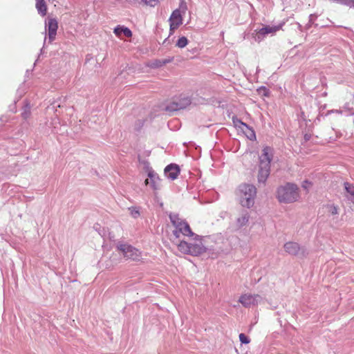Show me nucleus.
Wrapping results in <instances>:
<instances>
[{
	"label": "nucleus",
	"mask_w": 354,
	"mask_h": 354,
	"mask_svg": "<svg viewBox=\"0 0 354 354\" xmlns=\"http://www.w3.org/2000/svg\"><path fill=\"white\" fill-rule=\"evenodd\" d=\"M237 194L243 207L250 208L254 204L257 188L251 184L243 183L239 186Z\"/></svg>",
	"instance_id": "f257e3e1"
},
{
	"label": "nucleus",
	"mask_w": 354,
	"mask_h": 354,
	"mask_svg": "<svg viewBox=\"0 0 354 354\" xmlns=\"http://www.w3.org/2000/svg\"><path fill=\"white\" fill-rule=\"evenodd\" d=\"M298 190L299 188L297 185L288 183L277 189V198L281 203H293L299 198Z\"/></svg>",
	"instance_id": "f03ea898"
},
{
	"label": "nucleus",
	"mask_w": 354,
	"mask_h": 354,
	"mask_svg": "<svg viewBox=\"0 0 354 354\" xmlns=\"http://www.w3.org/2000/svg\"><path fill=\"white\" fill-rule=\"evenodd\" d=\"M169 217L173 226L176 228L175 230L173 231V235L175 238H179L180 234L188 236H195V234L192 232L189 225L185 221L181 219L178 214L170 213L169 214Z\"/></svg>",
	"instance_id": "7ed1b4c3"
},
{
	"label": "nucleus",
	"mask_w": 354,
	"mask_h": 354,
	"mask_svg": "<svg viewBox=\"0 0 354 354\" xmlns=\"http://www.w3.org/2000/svg\"><path fill=\"white\" fill-rule=\"evenodd\" d=\"M198 235L195 234L196 241L194 243H187L185 241H180L178 244V250L184 253L192 256H198L205 251V248L201 240H197Z\"/></svg>",
	"instance_id": "20e7f679"
},
{
	"label": "nucleus",
	"mask_w": 354,
	"mask_h": 354,
	"mask_svg": "<svg viewBox=\"0 0 354 354\" xmlns=\"http://www.w3.org/2000/svg\"><path fill=\"white\" fill-rule=\"evenodd\" d=\"M192 101L189 97L180 95L174 98L165 106V111L168 112H174L180 109H185L191 104Z\"/></svg>",
	"instance_id": "39448f33"
},
{
	"label": "nucleus",
	"mask_w": 354,
	"mask_h": 354,
	"mask_svg": "<svg viewBox=\"0 0 354 354\" xmlns=\"http://www.w3.org/2000/svg\"><path fill=\"white\" fill-rule=\"evenodd\" d=\"M116 247L118 250L122 253L127 259L136 261L138 260L140 257L139 250L130 245L118 243Z\"/></svg>",
	"instance_id": "423d86ee"
},
{
	"label": "nucleus",
	"mask_w": 354,
	"mask_h": 354,
	"mask_svg": "<svg viewBox=\"0 0 354 354\" xmlns=\"http://www.w3.org/2000/svg\"><path fill=\"white\" fill-rule=\"evenodd\" d=\"M283 248L285 251L290 255L305 257L308 254L304 246H301L299 243L294 241L286 243Z\"/></svg>",
	"instance_id": "0eeeda50"
},
{
	"label": "nucleus",
	"mask_w": 354,
	"mask_h": 354,
	"mask_svg": "<svg viewBox=\"0 0 354 354\" xmlns=\"http://www.w3.org/2000/svg\"><path fill=\"white\" fill-rule=\"evenodd\" d=\"M262 300L263 298L259 295L244 294L239 297V301L245 308H250L257 306Z\"/></svg>",
	"instance_id": "6e6552de"
},
{
	"label": "nucleus",
	"mask_w": 354,
	"mask_h": 354,
	"mask_svg": "<svg viewBox=\"0 0 354 354\" xmlns=\"http://www.w3.org/2000/svg\"><path fill=\"white\" fill-rule=\"evenodd\" d=\"M169 24L170 34H171L174 30L177 29L183 24V19L180 10L176 9L173 11L169 17Z\"/></svg>",
	"instance_id": "1a4fd4ad"
},
{
	"label": "nucleus",
	"mask_w": 354,
	"mask_h": 354,
	"mask_svg": "<svg viewBox=\"0 0 354 354\" xmlns=\"http://www.w3.org/2000/svg\"><path fill=\"white\" fill-rule=\"evenodd\" d=\"M283 24H281L278 26H266L261 28L257 33V39L260 41L269 34H274L281 28Z\"/></svg>",
	"instance_id": "9d476101"
},
{
	"label": "nucleus",
	"mask_w": 354,
	"mask_h": 354,
	"mask_svg": "<svg viewBox=\"0 0 354 354\" xmlns=\"http://www.w3.org/2000/svg\"><path fill=\"white\" fill-rule=\"evenodd\" d=\"M57 28V21L54 18L48 17V21L46 23V30L47 29L48 32V39L50 43L55 39Z\"/></svg>",
	"instance_id": "9b49d317"
},
{
	"label": "nucleus",
	"mask_w": 354,
	"mask_h": 354,
	"mask_svg": "<svg viewBox=\"0 0 354 354\" xmlns=\"http://www.w3.org/2000/svg\"><path fill=\"white\" fill-rule=\"evenodd\" d=\"M272 154V149L269 147H265L259 156V165L270 167Z\"/></svg>",
	"instance_id": "f8f14e48"
},
{
	"label": "nucleus",
	"mask_w": 354,
	"mask_h": 354,
	"mask_svg": "<svg viewBox=\"0 0 354 354\" xmlns=\"http://www.w3.org/2000/svg\"><path fill=\"white\" fill-rule=\"evenodd\" d=\"M149 178L145 180L146 185H150L153 189L157 190L160 189V179L158 175L154 171H149L148 173Z\"/></svg>",
	"instance_id": "ddd939ff"
},
{
	"label": "nucleus",
	"mask_w": 354,
	"mask_h": 354,
	"mask_svg": "<svg viewBox=\"0 0 354 354\" xmlns=\"http://www.w3.org/2000/svg\"><path fill=\"white\" fill-rule=\"evenodd\" d=\"M164 172L167 178L173 180L178 176L180 168L176 164H170L165 168Z\"/></svg>",
	"instance_id": "4468645a"
},
{
	"label": "nucleus",
	"mask_w": 354,
	"mask_h": 354,
	"mask_svg": "<svg viewBox=\"0 0 354 354\" xmlns=\"http://www.w3.org/2000/svg\"><path fill=\"white\" fill-rule=\"evenodd\" d=\"M270 167L259 165L258 172V182L265 183L270 175Z\"/></svg>",
	"instance_id": "2eb2a0df"
},
{
	"label": "nucleus",
	"mask_w": 354,
	"mask_h": 354,
	"mask_svg": "<svg viewBox=\"0 0 354 354\" xmlns=\"http://www.w3.org/2000/svg\"><path fill=\"white\" fill-rule=\"evenodd\" d=\"M113 32L120 39H123L124 37H131L132 36L131 30L123 26H118L115 27L113 30Z\"/></svg>",
	"instance_id": "dca6fc26"
},
{
	"label": "nucleus",
	"mask_w": 354,
	"mask_h": 354,
	"mask_svg": "<svg viewBox=\"0 0 354 354\" xmlns=\"http://www.w3.org/2000/svg\"><path fill=\"white\" fill-rule=\"evenodd\" d=\"M240 123L243 127H245V129H243V131L245 136H247V138L250 140H254L256 139V134L254 131L245 123L241 121Z\"/></svg>",
	"instance_id": "f3484780"
},
{
	"label": "nucleus",
	"mask_w": 354,
	"mask_h": 354,
	"mask_svg": "<svg viewBox=\"0 0 354 354\" xmlns=\"http://www.w3.org/2000/svg\"><path fill=\"white\" fill-rule=\"evenodd\" d=\"M36 8L41 15H46L47 7L44 0H36Z\"/></svg>",
	"instance_id": "a211bd4d"
},
{
	"label": "nucleus",
	"mask_w": 354,
	"mask_h": 354,
	"mask_svg": "<svg viewBox=\"0 0 354 354\" xmlns=\"http://www.w3.org/2000/svg\"><path fill=\"white\" fill-rule=\"evenodd\" d=\"M250 215L247 212H244L240 217L236 219V225L239 227L245 225L249 221Z\"/></svg>",
	"instance_id": "6ab92c4d"
},
{
	"label": "nucleus",
	"mask_w": 354,
	"mask_h": 354,
	"mask_svg": "<svg viewBox=\"0 0 354 354\" xmlns=\"http://www.w3.org/2000/svg\"><path fill=\"white\" fill-rule=\"evenodd\" d=\"M172 61V59H156L151 62L149 66L153 68H160Z\"/></svg>",
	"instance_id": "aec40b11"
},
{
	"label": "nucleus",
	"mask_w": 354,
	"mask_h": 354,
	"mask_svg": "<svg viewBox=\"0 0 354 354\" xmlns=\"http://www.w3.org/2000/svg\"><path fill=\"white\" fill-rule=\"evenodd\" d=\"M344 185L346 191L348 194V196H347L348 199L354 203V185L349 183H344Z\"/></svg>",
	"instance_id": "412c9836"
},
{
	"label": "nucleus",
	"mask_w": 354,
	"mask_h": 354,
	"mask_svg": "<svg viewBox=\"0 0 354 354\" xmlns=\"http://www.w3.org/2000/svg\"><path fill=\"white\" fill-rule=\"evenodd\" d=\"M188 44V39H187V37L183 36L181 37H180L176 44V46L178 48H184Z\"/></svg>",
	"instance_id": "4be33fe9"
},
{
	"label": "nucleus",
	"mask_w": 354,
	"mask_h": 354,
	"mask_svg": "<svg viewBox=\"0 0 354 354\" xmlns=\"http://www.w3.org/2000/svg\"><path fill=\"white\" fill-rule=\"evenodd\" d=\"M131 2H140L139 0H130ZM140 2H144L147 5H149L151 6H156L158 0H140Z\"/></svg>",
	"instance_id": "5701e85b"
},
{
	"label": "nucleus",
	"mask_w": 354,
	"mask_h": 354,
	"mask_svg": "<svg viewBox=\"0 0 354 354\" xmlns=\"http://www.w3.org/2000/svg\"><path fill=\"white\" fill-rule=\"evenodd\" d=\"M257 91H258L259 95H261L263 96H268L269 93H270L269 90L266 87H265V86L260 87L257 90Z\"/></svg>",
	"instance_id": "b1692460"
},
{
	"label": "nucleus",
	"mask_w": 354,
	"mask_h": 354,
	"mask_svg": "<svg viewBox=\"0 0 354 354\" xmlns=\"http://www.w3.org/2000/svg\"><path fill=\"white\" fill-rule=\"evenodd\" d=\"M130 214L132 217L136 218L140 216V211L137 207L129 208Z\"/></svg>",
	"instance_id": "393cba45"
},
{
	"label": "nucleus",
	"mask_w": 354,
	"mask_h": 354,
	"mask_svg": "<svg viewBox=\"0 0 354 354\" xmlns=\"http://www.w3.org/2000/svg\"><path fill=\"white\" fill-rule=\"evenodd\" d=\"M239 340L242 344H248L250 342L249 337H248L244 333H241L239 335Z\"/></svg>",
	"instance_id": "a878e982"
},
{
	"label": "nucleus",
	"mask_w": 354,
	"mask_h": 354,
	"mask_svg": "<svg viewBox=\"0 0 354 354\" xmlns=\"http://www.w3.org/2000/svg\"><path fill=\"white\" fill-rule=\"evenodd\" d=\"M339 3L349 7L354 6V0H340Z\"/></svg>",
	"instance_id": "bb28decb"
},
{
	"label": "nucleus",
	"mask_w": 354,
	"mask_h": 354,
	"mask_svg": "<svg viewBox=\"0 0 354 354\" xmlns=\"http://www.w3.org/2000/svg\"><path fill=\"white\" fill-rule=\"evenodd\" d=\"M315 15H310L309 16V21H308V23L306 24V29H308L311 27V26L313 25V24L314 23V20H315Z\"/></svg>",
	"instance_id": "cd10ccee"
},
{
	"label": "nucleus",
	"mask_w": 354,
	"mask_h": 354,
	"mask_svg": "<svg viewBox=\"0 0 354 354\" xmlns=\"http://www.w3.org/2000/svg\"><path fill=\"white\" fill-rule=\"evenodd\" d=\"M311 185H312V183L310 181H308V180H305L302 183L301 187L305 190L308 191V189L310 188V187H311Z\"/></svg>",
	"instance_id": "c85d7f7f"
},
{
	"label": "nucleus",
	"mask_w": 354,
	"mask_h": 354,
	"mask_svg": "<svg viewBox=\"0 0 354 354\" xmlns=\"http://www.w3.org/2000/svg\"><path fill=\"white\" fill-rule=\"evenodd\" d=\"M330 212L333 215L338 214V208L337 206L333 205L330 206Z\"/></svg>",
	"instance_id": "c756f323"
},
{
	"label": "nucleus",
	"mask_w": 354,
	"mask_h": 354,
	"mask_svg": "<svg viewBox=\"0 0 354 354\" xmlns=\"http://www.w3.org/2000/svg\"><path fill=\"white\" fill-rule=\"evenodd\" d=\"M329 113H342V111L341 110L333 109V110L330 111Z\"/></svg>",
	"instance_id": "7c9ffc66"
},
{
	"label": "nucleus",
	"mask_w": 354,
	"mask_h": 354,
	"mask_svg": "<svg viewBox=\"0 0 354 354\" xmlns=\"http://www.w3.org/2000/svg\"><path fill=\"white\" fill-rule=\"evenodd\" d=\"M304 138L306 140H308L310 139V136H308V134H306L304 136Z\"/></svg>",
	"instance_id": "2f4dec72"
},
{
	"label": "nucleus",
	"mask_w": 354,
	"mask_h": 354,
	"mask_svg": "<svg viewBox=\"0 0 354 354\" xmlns=\"http://www.w3.org/2000/svg\"><path fill=\"white\" fill-rule=\"evenodd\" d=\"M22 115L24 118H26L28 117V113L26 112H24L22 113Z\"/></svg>",
	"instance_id": "473e14b6"
}]
</instances>
